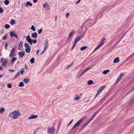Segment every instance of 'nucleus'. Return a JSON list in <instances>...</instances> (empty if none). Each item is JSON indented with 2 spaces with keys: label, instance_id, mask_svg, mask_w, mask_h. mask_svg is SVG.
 <instances>
[{
  "label": "nucleus",
  "instance_id": "f257e3e1",
  "mask_svg": "<svg viewBox=\"0 0 134 134\" xmlns=\"http://www.w3.org/2000/svg\"><path fill=\"white\" fill-rule=\"evenodd\" d=\"M20 115V113L19 111H15L10 113V117H18Z\"/></svg>",
  "mask_w": 134,
  "mask_h": 134
},
{
  "label": "nucleus",
  "instance_id": "f03ea898",
  "mask_svg": "<svg viewBox=\"0 0 134 134\" xmlns=\"http://www.w3.org/2000/svg\"><path fill=\"white\" fill-rule=\"evenodd\" d=\"M26 40L30 44L32 45L33 43H36L37 42V40L35 39L32 40L30 38V36L28 35L26 37Z\"/></svg>",
  "mask_w": 134,
  "mask_h": 134
},
{
  "label": "nucleus",
  "instance_id": "7ed1b4c3",
  "mask_svg": "<svg viewBox=\"0 0 134 134\" xmlns=\"http://www.w3.org/2000/svg\"><path fill=\"white\" fill-rule=\"evenodd\" d=\"M24 46L26 48L25 52L27 53H30L31 50L30 47L28 43H25L24 44Z\"/></svg>",
  "mask_w": 134,
  "mask_h": 134
},
{
  "label": "nucleus",
  "instance_id": "20e7f679",
  "mask_svg": "<svg viewBox=\"0 0 134 134\" xmlns=\"http://www.w3.org/2000/svg\"><path fill=\"white\" fill-rule=\"evenodd\" d=\"M55 131V129L54 127H52L50 128H49L47 132L49 133L53 134Z\"/></svg>",
  "mask_w": 134,
  "mask_h": 134
},
{
  "label": "nucleus",
  "instance_id": "39448f33",
  "mask_svg": "<svg viewBox=\"0 0 134 134\" xmlns=\"http://www.w3.org/2000/svg\"><path fill=\"white\" fill-rule=\"evenodd\" d=\"M83 120V119H80L79 121L77 122L76 123V124L74 125V126L71 129H72L74 128L79 126L80 124L82 122Z\"/></svg>",
  "mask_w": 134,
  "mask_h": 134
},
{
  "label": "nucleus",
  "instance_id": "423d86ee",
  "mask_svg": "<svg viewBox=\"0 0 134 134\" xmlns=\"http://www.w3.org/2000/svg\"><path fill=\"white\" fill-rule=\"evenodd\" d=\"M10 36L11 38L13 37H15L16 39H18V37L16 34L14 32V31H11L10 33Z\"/></svg>",
  "mask_w": 134,
  "mask_h": 134
},
{
  "label": "nucleus",
  "instance_id": "0eeeda50",
  "mask_svg": "<svg viewBox=\"0 0 134 134\" xmlns=\"http://www.w3.org/2000/svg\"><path fill=\"white\" fill-rule=\"evenodd\" d=\"M15 48L13 47L12 48L11 51L9 55V56L10 57L12 58L14 54L15 53Z\"/></svg>",
  "mask_w": 134,
  "mask_h": 134
},
{
  "label": "nucleus",
  "instance_id": "6e6552de",
  "mask_svg": "<svg viewBox=\"0 0 134 134\" xmlns=\"http://www.w3.org/2000/svg\"><path fill=\"white\" fill-rule=\"evenodd\" d=\"M84 35V34L82 35H81V36H78L75 40L74 41V43L76 44L78 41L81 39V38Z\"/></svg>",
  "mask_w": 134,
  "mask_h": 134
},
{
  "label": "nucleus",
  "instance_id": "1a4fd4ad",
  "mask_svg": "<svg viewBox=\"0 0 134 134\" xmlns=\"http://www.w3.org/2000/svg\"><path fill=\"white\" fill-rule=\"evenodd\" d=\"M93 118H91L90 119H89L86 123L83 124V125L82 127V128H83L87 126L90 122L93 120Z\"/></svg>",
  "mask_w": 134,
  "mask_h": 134
},
{
  "label": "nucleus",
  "instance_id": "9d476101",
  "mask_svg": "<svg viewBox=\"0 0 134 134\" xmlns=\"http://www.w3.org/2000/svg\"><path fill=\"white\" fill-rule=\"evenodd\" d=\"M124 73H121L120 75L118 78L116 80L115 82L116 83H117L120 81L122 77L124 76Z\"/></svg>",
  "mask_w": 134,
  "mask_h": 134
},
{
  "label": "nucleus",
  "instance_id": "9b49d317",
  "mask_svg": "<svg viewBox=\"0 0 134 134\" xmlns=\"http://www.w3.org/2000/svg\"><path fill=\"white\" fill-rule=\"evenodd\" d=\"M90 68H86L85 70H84L81 73L80 76L78 77V78H80L84 74L85 72L87 70H88Z\"/></svg>",
  "mask_w": 134,
  "mask_h": 134
},
{
  "label": "nucleus",
  "instance_id": "f8f14e48",
  "mask_svg": "<svg viewBox=\"0 0 134 134\" xmlns=\"http://www.w3.org/2000/svg\"><path fill=\"white\" fill-rule=\"evenodd\" d=\"M25 54L24 51H21L19 52V54L21 57H23Z\"/></svg>",
  "mask_w": 134,
  "mask_h": 134
},
{
  "label": "nucleus",
  "instance_id": "ddd939ff",
  "mask_svg": "<svg viewBox=\"0 0 134 134\" xmlns=\"http://www.w3.org/2000/svg\"><path fill=\"white\" fill-rule=\"evenodd\" d=\"M75 33V31L72 30L71 31L70 34H69L68 37V40L70 39L72 35Z\"/></svg>",
  "mask_w": 134,
  "mask_h": 134
},
{
  "label": "nucleus",
  "instance_id": "4468645a",
  "mask_svg": "<svg viewBox=\"0 0 134 134\" xmlns=\"http://www.w3.org/2000/svg\"><path fill=\"white\" fill-rule=\"evenodd\" d=\"M106 87L105 85H103L100 88H99L98 91L99 93H100L103 90L104 88Z\"/></svg>",
  "mask_w": 134,
  "mask_h": 134
},
{
  "label": "nucleus",
  "instance_id": "2eb2a0df",
  "mask_svg": "<svg viewBox=\"0 0 134 134\" xmlns=\"http://www.w3.org/2000/svg\"><path fill=\"white\" fill-rule=\"evenodd\" d=\"M119 58V57H117L115 58L113 61V63H118L120 61Z\"/></svg>",
  "mask_w": 134,
  "mask_h": 134
},
{
  "label": "nucleus",
  "instance_id": "dca6fc26",
  "mask_svg": "<svg viewBox=\"0 0 134 134\" xmlns=\"http://www.w3.org/2000/svg\"><path fill=\"white\" fill-rule=\"evenodd\" d=\"M25 5L26 7H27L28 5L30 6H32V4L30 1L27 2L25 4Z\"/></svg>",
  "mask_w": 134,
  "mask_h": 134
},
{
  "label": "nucleus",
  "instance_id": "f3484780",
  "mask_svg": "<svg viewBox=\"0 0 134 134\" xmlns=\"http://www.w3.org/2000/svg\"><path fill=\"white\" fill-rule=\"evenodd\" d=\"M37 33L36 32L33 33L32 35V36L33 38H35L37 36Z\"/></svg>",
  "mask_w": 134,
  "mask_h": 134
},
{
  "label": "nucleus",
  "instance_id": "a211bd4d",
  "mask_svg": "<svg viewBox=\"0 0 134 134\" xmlns=\"http://www.w3.org/2000/svg\"><path fill=\"white\" fill-rule=\"evenodd\" d=\"M43 7L44 8H45L46 7H47V9H49L50 8V7L49 5L48 4V3H46L44 4L43 5Z\"/></svg>",
  "mask_w": 134,
  "mask_h": 134
},
{
  "label": "nucleus",
  "instance_id": "6ab92c4d",
  "mask_svg": "<svg viewBox=\"0 0 134 134\" xmlns=\"http://www.w3.org/2000/svg\"><path fill=\"white\" fill-rule=\"evenodd\" d=\"M134 100V99L133 98H132L130 100V101L129 103V105L130 106L132 104Z\"/></svg>",
  "mask_w": 134,
  "mask_h": 134
},
{
  "label": "nucleus",
  "instance_id": "aec40b11",
  "mask_svg": "<svg viewBox=\"0 0 134 134\" xmlns=\"http://www.w3.org/2000/svg\"><path fill=\"white\" fill-rule=\"evenodd\" d=\"M15 23V21L14 20L12 19L10 22V23L12 25H13Z\"/></svg>",
  "mask_w": 134,
  "mask_h": 134
},
{
  "label": "nucleus",
  "instance_id": "412c9836",
  "mask_svg": "<svg viewBox=\"0 0 134 134\" xmlns=\"http://www.w3.org/2000/svg\"><path fill=\"white\" fill-rule=\"evenodd\" d=\"M20 73L19 71L18 72H17L15 75L14 77V79H16L18 76H19L20 75Z\"/></svg>",
  "mask_w": 134,
  "mask_h": 134
},
{
  "label": "nucleus",
  "instance_id": "4be33fe9",
  "mask_svg": "<svg viewBox=\"0 0 134 134\" xmlns=\"http://www.w3.org/2000/svg\"><path fill=\"white\" fill-rule=\"evenodd\" d=\"M30 80L28 79H24L23 81L25 83H27L29 82Z\"/></svg>",
  "mask_w": 134,
  "mask_h": 134
},
{
  "label": "nucleus",
  "instance_id": "5701e85b",
  "mask_svg": "<svg viewBox=\"0 0 134 134\" xmlns=\"http://www.w3.org/2000/svg\"><path fill=\"white\" fill-rule=\"evenodd\" d=\"M7 62L8 60L6 59L4 60V62L3 63L2 65H3L4 66L6 65Z\"/></svg>",
  "mask_w": 134,
  "mask_h": 134
},
{
  "label": "nucleus",
  "instance_id": "b1692460",
  "mask_svg": "<svg viewBox=\"0 0 134 134\" xmlns=\"http://www.w3.org/2000/svg\"><path fill=\"white\" fill-rule=\"evenodd\" d=\"M30 62L31 64H33L35 62V59L34 58H32L30 60Z\"/></svg>",
  "mask_w": 134,
  "mask_h": 134
},
{
  "label": "nucleus",
  "instance_id": "393cba45",
  "mask_svg": "<svg viewBox=\"0 0 134 134\" xmlns=\"http://www.w3.org/2000/svg\"><path fill=\"white\" fill-rule=\"evenodd\" d=\"M16 59V58H15V57H13V58L11 61V63L13 64Z\"/></svg>",
  "mask_w": 134,
  "mask_h": 134
},
{
  "label": "nucleus",
  "instance_id": "a878e982",
  "mask_svg": "<svg viewBox=\"0 0 134 134\" xmlns=\"http://www.w3.org/2000/svg\"><path fill=\"white\" fill-rule=\"evenodd\" d=\"M4 109L3 107H1L0 109V113H2L4 111Z\"/></svg>",
  "mask_w": 134,
  "mask_h": 134
},
{
  "label": "nucleus",
  "instance_id": "bb28decb",
  "mask_svg": "<svg viewBox=\"0 0 134 134\" xmlns=\"http://www.w3.org/2000/svg\"><path fill=\"white\" fill-rule=\"evenodd\" d=\"M93 82L92 80H90L87 82V84L88 85H90L93 84Z\"/></svg>",
  "mask_w": 134,
  "mask_h": 134
},
{
  "label": "nucleus",
  "instance_id": "cd10ccee",
  "mask_svg": "<svg viewBox=\"0 0 134 134\" xmlns=\"http://www.w3.org/2000/svg\"><path fill=\"white\" fill-rule=\"evenodd\" d=\"M87 47H88L87 46H84L81 48L80 50L81 51H83L87 48Z\"/></svg>",
  "mask_w": 134,
  "mask_h": 134
},
{
  "label": "nucleus",
  "instance_id": "c85d7f7f",
  "mask_svg": "<svg viewBox=\"0 0 134 134\" xmlns=\"http://www.w3.org/2000/svg\"><path fill=\"white\" fill-rule=\"evenodd\" d=\"M23 43V42L22 41L20 42V43H19V45L18 46V49L22 47V44Z\"/></svg>",
  "mask_w": 134,
  "mask_h": 134
},
{
  "label": "nucleus",
  "instance_id": "c756f323",
  "mask_svg": "<svg viewBox=\"0 0 134 134\" xmlns=\"http://www.w3.org/2000/svg\"><path fill=\"white\" fill-rule=\"evenodd\" d=\"M109 72V70H104L103 71V73L104 74H107Z\"/></svg>",
  "mask_w": 134,
  "mask_h": 134
},
{
  "label": "nucleus",
  "instance_id": "7c9ffc66",
  "mask_svg": "<svg viewBox=\"0 0 134 134\" xmlns=\"http://www.w3.org/2000/svg\"><path fill=\"white\" fill-rule=\"evenodd\" d=\"M76 44L74 42V44L72 46L71 48V50H72L74 49Z\"/></svg>",
  "mask_w": 134,
  "mask_h": 134
},
{
  "label": "nucleus",
  "instance_id": "2f4dec72",
  "mask_svg": "<svg viewBox=\"0 0 134 134\" xmlns=\"http://www.w3.org/2000/svg\"><path fill=\"white\" fill-rule=\"evenodd\" d=\"M19 72L20 74H21V75H23L24 72H25V71L24 69H22Z\"/></svg>",
  "mask_w": 134,
  "mask_h": 134
},
{
  "label": "nucleus",
  "instance_id": "473e14b6",
  "mask_svg": "<svg viewBox=\"0 0 134 134\" xmlns=\"http://www.w3.org/2000/svg\"><path fill=\"white\" fill-rule=\"evenodd\" d=\"M24 83L22 82H20L19 86L20 87H22L24 86Z\"/></svg>",
  "mask_w": 134,
  "mask_h": 134
},
{
  "label": "nucleus",
  "instance_id": "72a5a7b5",
  "mask_svg": "<svg viewBox=\"0 0 134 134\" xmlns=\"http://www.w3.org/2000/svg\"><path fill=\"white\" fill-rule=\"evenodd\" d=\"M4 3L6 5L8 4V0H5L4 2Z\"/></svg>",
  "mask_w": 134,
  "mask_h": 134
},
{
  "label": "nucleus",
  "instance_id": "f704fd0d",
  "mask_svg": "<svg viewBox=\"0 0 134 134\" xmlns=\"http://www.w3.org/2000/svg\"><path fill=\"white\" fill-rule=\"evenodd\" d=\"M104 42L101 41L98 44L101 47L104 44Z\"/></svg>",
  "mask_w": 134,
  "mask_h": 134
},
{
  "label": "nucleus",
  "instance_id": "c9c22d12",
  "mask_svg": "<svg viewBox=\"0 0 134 134\" xmlns=\"http://www.w3.org/2000/svg\"><path fill=\"white\" fill-rule=\"evenodd\" d=\"M31 30H33L34 31H35V26L33 25H32L31 26Z\"/></svg>",
  "mask_w": 134,
  "mask_h": 134
},
{
  "label": "nucleus",
  "instance_id": "e433bc0d",
  "mask_svg": "<svg viewBox=\"0 0 134 134\" xmlns=\"http://www.w3.org/2000/svg\"><path fill=\"white\" fill-rule=\"evenodd\" d=\"M43 30L42 29H40L39 30H38V32L39 34H40L42 33Z\"/></svg>",
  "mask_w": 134,
  "mask_h": 134
},
{
  "label": "nucleus",
  "instance_id": "4c0bfd02",
  "mask_svg": "<svg viewBox=\"0 0 134 134\" xmlns=\"http://www.w3.org/2000/svg\"><path fill=\"white\" fill-rule=\"evenodd\" d=\"M73 64V63L72 62L66 68L67 69L70 67Z\"/></svg>",
  "mask_w": 134,
  "mask_h": 134
},
{
  "label": "nucleus",
  "instance_id": "58836bf2",
  "mask_svg": "<svg viewBox=\"0 0 134 134\" xmlns=\"http://www.w3.org/2000/svg\"><path fill=\"white\" fill-rule=\"evenodd\" d=\"M3 10L2 7H0V14L2 13L3 12Z\"/></svg>",
  "mask_w": 134,
  "mask_h": 134
},
{
  "label": "nucleus",
  "instance_id": "ea45409f",
  "mask_svg": "<svg viewBox=\"0 0 134 134\" xmlns=\"http://www.w3.org/2000/svg\"><path fill=\"white\" fill-rule=\"evenodd\" d=\"M29 117H38V116L37 115H31Z\"/></svg>",
  "mask_w": 134,
  "mask_h": 134
},
{
  "label": "nucleus",
  "instance_id": "a19ab883",
  "mask_svg": "<svg viewBox=\"0 0 134 134\" xmlns=\"http://www.w3.org/2000/svg\"><path fill=\"white\" fill-rule=\"evenodd\" d=\"M24 66H25V69L26 70H27L28 69L27 65V64H25Z\"/></svg>",
  "mask_w": 134,
  "mask_h": 134
},
{
  "label": "nucleus",
  "instance_id": "79ce46f5",
  "mask_svg": "<svg viewBox=\"0 0 134 134\" xmlns=\"http://www.w3.org/2000/svg\"><path fill=\"white\" fill-rule=\"evenodd\" d=\"M80 99V97L79 96L77 97H75L74 99L75 100H78Z\"/></svg>",
  "mask_w": 134,
  "mask_h": 134
},
{
  "label": "nucleus",
  "instance_id": "37998d69",
  "mask_svg": "<svg viewBox=\"0 0 134 134\" xmlns=\"http://www.w3.org/2000/svg\"><path fill=\"white\" fill-rule=\"evenodd\" d=\"M100 46L99 44L95 48V50H97L98 49Z\"/></svg>",
  "mask_w": 134,
  "mask_h": 134
},
{
  "label": "nucleus",
  "instance_id": "c03bdc74",
  "mask_svg": "<svg viewBox=\"0 0 134 134\" xmlns=\"http://www.w3.org/2000/svg\"><path fill=\"white\" fill-rule=\"evenodd\" d=\"M100 93L98 91L97 93L95 96L94 98L96 97L99 95V94H100Z\"/></svg>",
  "mask_w": 134,
  "mask_h": 134
},
{
  "label": "nucleus",
  "instance_id": "a18cd8bd",
  "mask_svg": "<svg viewBox=\"0 0 134 134\" xmlns=\"http://www.w3.org/2000/svg\"><path fill=\"white\" fill-rule=\"evenodd\" d=\"M4 27L5 28L8 29V24H5V25Z\"/></svg>",
  "mask_w": 134,
  "mask_h": 134
},
{
  "label": "nucleus",
  "instance_id": "49530a36",
  "mask_svg": "<svg viewBox=\"0 0 134 134\" xmlns=\"http://www.w3.org/2000/svg\"><path fill=\"white\" fill-rule=\"evenodd\" d=\"M8 47V43H6L5 44V49H7Z\"/></svg>",
  "mask_w": 134,
  "mask_h": 134
},
{
  "label": "nucleus",
  "instance_id": "de8ad7c7",
  "mask_svg": "<svg viewBox=\"0 0 134 134\" xmlns=\"http://www.w3.org/2000/svg\"><path fill=\"white\" fill-rule=\"evenodd\" d=\"M7 34L5 35L3 38V40H5L7 39V37H6Z\"/></svg>",
  "mask_w": 134,
  "mask_h": 134
},
{
  "label": "nucleus",
  "instance_id": "09e8293b",
  "mask_svg": "<svg viewBox=\"0 0 134 134\" xmlns=\"http://www.w3.org/2000/svg\"><path fill=\"white\" fill-rule=\"evenodd\" d=\"M97 112L95 113L93 115V116L92 117H94L96 114H97Z\"/></svg>",
  "mask_w": 134,
  "mask_h": 134
},
{
  "label": "nucleus",
  "instance_id": "8fccbe9b",
  "mask_svg": "<svg viewBox=\"0 0 134 134\" xmlns=\"http://www.w3.org/2000/svg\"><path fill=\"white\" fill-rule=\"evenodd\" d=\"M46 50H44V49H43V51L41 53L40 55H42L43 53L45 52Z\"/></svg>",
  "mask_w": 134,
  "mask_h": 134
},
{
  "label": "nucleus",
  "instance_id": "3c124183",
  "mask_svg": "<svg viewBox=\"0 0 134 134\" xmlns=\"http://www.w3.org/2000/svg\"><path fill=\"white\" fill-rule=\"evenodd\" d=\"M14 71V70L13 69H9V71L10 72H13Z\"/></svg>",
  "mask_w": 134,
  "mask_h": 134
},
{
  "label": "nucleus",
  "instance_id": "603ef678",
  "mask_svg": "<svg viewBox=\"0 0 134 134\" xmlns=\"http://www.w3.org/2000/svg\"><path fill=\"white\" fill-rule=\"evenodd\" d=\"M39 49H38L37 51V52L36 53V54L37 55H38V53L39 52Z\"/></svg>",
  "mask_w": 134,
  "mask_h": 134
},
{
  "label": "nucleus",
  "instance_id": "864d4df0",
  "mask_svg": "<svg viewBox=\"0 0 134 134\" xmlns=\"http://www.w3.org/2000/svg\"><path fill=\"white\" fill-rule=\"evenodd\" d=\"M4 60L2 58H1V62H4Z\"/></svg>",
  "mask_w": 134,
  "mask_h": 134
},
{
  "label": "nucleus",
  "instance_id": "5fc2aeb1",
  "mask_svg": "<svg viewBox=\"0 0 134 134\" xmlns=\"http://www.w3.org/2000/svg\"><path fill=\"white\" fill-rule=\"evenodd\" d=\"M46 43L45 44V45H46V46H47V44H48V41H47V40L46 41Z\"/></svg>",
  "mask_w": 134,
  "mask_h": 134
},
{
  "label": "nucleus",
  "instance_id": "6e6d98bb",
  "mask_svg": "<svg viewBox=\"0 0 134 134\" xmlns=\"http://www.w3.org/2000/svg\"><path fill=\"white\" fill-rule=\"evenodd\" d=\"M69 13H67L66 14V16L67 18L68 17V16H69Z\"/></svg>",
  "mask_w": 134,
  "mask_h": 134
},
{
  "label": "nucleus",
  "instance_id": "4d7b16f0",
  "mask_svg": "<svg viewBox=\"0 0 134 134\" xmlns=\"http://www.w3.org/2000/svg\"><path fill=\"white\" fill-rule=\"evenodd\" d=\"M47 46H46V45H45V46H44V50H46V49L47 48Z\"/></svg>",
  "mask_w": 134,
  "mask_h": 134
},
{
  "label": "nucleus",
  "instance_id": "13d9d810",
  "mask_svg": "<svg viewBox=\"0 0 134 134\" xmlns=\"http://www.w3.org/2000/svg\"><path fill=\"white\" fill-rule=\"evenodd\" d=\"M81 0H79L78 1H77V2H76L75 3L76 4H77Z\"/></svg>",
  "mask_w": 134,
  "mask_h": 134
},
{
  "label": "nucleus",
  "instance_id": "bf43d9fd",
  "mask_svg": "<svg viewBox=\"0 0 134 134\" xmlns=\"http://www.w3.org/2000/svg\"><path fill=\"white\" fill-rule=\"evenodd\" d=\"M12 87V85L11 84L9 83V88H11Z\"/></svg>",
  "mask_w": 134,
  "mask_h": 134
},
{
  "label": "nucleus",
  "instance_id": "052dcab7",
  "mask_svg": "<svg viewBox=\"0 0 134 134\" xmlns=\"http://www.w3.org/2000/svg\"><path fill=\"white\" fill-rule=\"evenodd\" d=\"M33 1L34 3H36L37 1V0H33Z\"/></svg>",
  "mask_w": 134,
  "mask_h": 134
},
{
  "label": "nucleus",
  "instance_id": "680f3d73",
  "mask_svg": "<svg viewBox=\"0 0 134 134\" xmlns=\"http://www.w3.org/2000/svg\"><path fill=\"white\" fill-rule=\"evenodd\" d=\"M105 40V38H103V39H102V40L101 41H102V42H104V41Z\"/></svg>",
  "mask_w": 134,
  "mask_h": 134
},
{
  "label": "nucleus",
  "instance_id": "e2e57ef3",
  "mask_svg": "<svg viewBox=\"0 0 134 134\" xmlns=\"http://www.w3.org/2000/svg\"><path fill=\"white\" fill-rule=\"evenodd\" d=\"M36 130H35L34 132H33V133L34 134H36Z\"/></svg>",
  "mask_w": 134,
  "mask_h": 134
},
{
  "label": "nucleus",
  "instance_id": "0e129e2a",
  "mask_svg": "<svg viewBox=\"0 0 134 134\" xmlns=\"http://www.w3.org/2000/svg\"><path fill=\"white\" fill-rule=\"evenodd\" d=\"M36 118H28L30 120L32 119H35Z\"/></svg>",
  "mask_w": 134,
  "mask_h": 134
},
{
  "label": "nucleus",
  "instance_id": "69168bd1",
  "mask_svg": "<svg viewBox=\"0 0 134 134\" xmlns=\"http://www.w3.org/2000/svg\"><path fill=\"white\" fill-rule=\"evenodd\" d=\"M40 129V128H37V129H35V130H36V131L38 130L39 129Z\"/></svg>",
  "mask_w": 134,
  "mask_h": 134
},
{
  "label": "nucleus",
  "instance_id": "338daca9",
  "mask_svg": "<svg viewBox=\"0 0 134 134\" xmlns=\"http://www.w3.org/2000/svg\"><path fill=\"white\" fill-rule=\"evenodd\" d=\"M57 16H55V20H57Z\"/></svg>",
  "mask_w": 134,
  "mask_h": 134
},
{
  "label": "nucleus",
  "instance_id": "774afa93",
  "mask_svg": "<svg viewBox=\"0 0 134 134\" xmlns=\"http://www.w3.org/2000/svg\"><path fill=\"white\" fill-rule=\"evenodd\" d=\"M0 70H3V69L0 66Z\"/></svg>",
  "mask_w": 134,
  "mask_h": 134
}]
</instances>
